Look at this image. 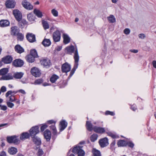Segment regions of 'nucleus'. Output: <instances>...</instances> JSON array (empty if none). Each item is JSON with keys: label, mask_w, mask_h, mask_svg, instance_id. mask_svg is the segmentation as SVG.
Segmentation results:
<instances>
[{"label": "nucleus", "mask_w": 156, "mask_h": 156, "mask_svg": "<svg viewBox=\"0 0 156 156\" xmlns=\"http://www.w3.org/2000/svg\"><path fill=\"white\" fill-rule=\"evenodd\" d=\"M13 14L16 20L18 21L21 20L22 16L20 12L17 9L14 10L13 11Z\"/></svg>", "instance_id": "obj_8"}, {"label": "nucleus", "mask_w": 156, "mask_h": 156, "mask_svg": "<svg viewBox=\"0 0 156 156\" xmlns=\"http://www.w3.org/2000/svg\"><path fill=\"white\" fill-rule=\"evenodd\" d=\"M51 13L54 16L56 17L58 16V12L57 10H55V9H52L51 10Z\"/></svg>", "instance_id": "obj_44"}, {"label": "nucleus", "mask_w": 156, "mask_h": 156, "mask_svg": "<svg viewBox=\"0 0 156 156\" xmlns=\"http://www.w3.org/2000/svg\"><path fill=\"white\" fill-rule=\"evenodd\" d=\"M31 74L35 77H38L40 76L41 73L40 70L36 67H34L31 68L30 71Z\"/></svg>", "instance_id": "obj_5"}, {"label": "nucleus", "mask_w": 156, "mask_h": 156, "mask_svg": "<svg viewBox=\"0 0 156 156\" xmlns=\"http://www.w3.org/2000/svg\"><path fill=\"white\" fill-rule=\"evenodd\" d=\"M15 51L19 53H21L24 51V49L20 45L17 44L14 48Z\"/></svg>", "instance_id": "obj_17"}, {"label": "nucleus", "mask_w": 156, "mask_h": 156, "mask_svg": "<svg viewBox=\"0 0 156 156\" xmlns=\"http://www.w3.org/2000/svg\"><path fill=\"white\" fill-rule=\"evenodd\" d=\"M27 17L28 20L30 22H32L34 21V17L32 13H30L28 14Z\"/></svg>", "instance_id": "obj_35"}, {"label": "nucleus", "mask_w": 156, "mask_h": 156, "mask_svg": "<svg viewBox=\"0 0 156 156\" xmlns=\"http://www.w3.org/2000/svg\"><path fill=\"white\" fill-rule=\"evenodd\" d=\"M12 60V58L10 55H8L2 58V61L5 64H9Z\"/></svg>", "instance_id": "obj_14"}, {"label": "nucleus", "mask_w": 156, "mask_h": 156, "mask_svg": "<svg viewBox=\"0 0 156 156\" xmlns=\"http://www.w3.org/2000/svg\"><path fill=\"white\" fill-rule=\"evenodd\" d=\"M29 137V135L28 133H22L20 137V138L21 140H23L25 139H27Z\"/></svg>", "instance_id": "obj_31"}, {"label": "nucleus", "mask_w": 156, "mask_h": 156, "mask_svg": "<svg viewBox=\"0 0 156 156\" xmlns=\"http://www.w3.org/2000/svg\"><path fill=\"white\" fill-rule=\"evenodd\" d=\"M0 156H6V153L4 151H2L0 154Z\"/></svg>", "instance_id": "obj_60"}, {"label": "nucleus", "mask_w": 156, "mask_h": 156, "mask_svg": "<svg viewBox=\"0 0 156 156\" xmlns=\"http://www.w3.org/2000/svg\"><path fill=\"white\" fill-rule=\"evenodd\" d=\"M21 22L22 23V24H23V25H24L27 24V21L24 19L22 20L21 21Z\"/></svg>", "instance_id": "obj_59"}, {"label": "nucleus", "mask_w": 156, "mask_h": 156, "mask_svg": "<svg viewBox=\"0 0 156 156\" xmlns=\"http://www.w3.org/2000/svg\"><path fill=\"white\" fill-rule=\"evenodd\" d=\"M59 77L55 74H54L52 76L50 79V81L52 83H55V81L58 79Z\"/></svg>", "instance_id": "obj_34"}, {"label": "nucleus", "mask_w": 156, "mask_h": 156, "mask_svg": "<svg viewBox=\"0 0 156 156\" xmlns=\"http://www.w3.org/2000/svg\"><path fill=\"white\" fill-rule=\"evenodd\" d=\"M42 65L44 66H49L51 64L50 60L48 59H43L41 61Z\"/></svg>", "instance_id": "obj_15"}, {"label": "nucleus", "mask_w": 156, "mask_h": 156, "mask_svg": "<svg viewBox=\"0 0 156 156\" xmlns=\"http://www.w3.org/2000/svg\"><path fill=\"white\" fill-rule=\"evenodd\" d=\"M86 126L87 129L90 131H91L93 129V128L92 127V125L89 121H87L86 122Z\"/></svg>", "instance_id": "obj_33"}, {"label": "nucleus", "mask_w": 156, "mask_h": 156, "mask_svg": "<svg viewBox=\"0 0 156 156\" xmlns=\"http://www.w3.org/2000/svg\"><path fill=\"white\" fill-rule=\"evenodd\" d=\"M6 139L7 142L10 143H13L17 144L20 142V141L16 138V136H7Z\"/></svg>", "instance_id": "obj_3"}, {"label": "nucleus", "mask_w": 156, "mask_h": 156, "mask_svg": "<svg viewBox=\"0 0 156 156\" xmlns=\"http://www.w3.org/2000/svg\"><path fill=\"white\" fill-rule=\"evenodd\" d=\"M6 104L7 106L11 108H12L14 106V104L9 101H7Z\"/></svg>", "instance_id": "obj_46"}, {"label": "nucleus", "mask_w": 156, "mask_h": 156, "mask_svg": "<svg viewBox=\"0 0 156 156\" xmlns=\"http://www.w3.org/2000/svg\"><path fill=\"white\" fill-rule=\"evenodd\" d=\"M9 102H13L16 100V99L14 96H11L9 97Z\"/></svg>", "instance_id": "obj_48"}, {"label": "nucleus", "mask_w": 156, "mask_h": 156, "mask_svg": "<svg viewBox=\"0 0 156 156\" xmlns=\"http://www.w3.org/2000/svg\"><path fill=\"white\" fill-rule=\"evenodd\" d=\"M117 144L118 147H123L126 145V143L125 141L121 140L118 142Z\"/></svg>", "instance_id": "obj_32"}, {"label": "nucleus", "mask_w": 156, "mask_h": 156, "mask_svg": "<svg viewBox=\"0 0 156 156\" xmlns=\"http://www.w3.org/2000/svg\"><path fill=\"white\" fill-rule=\"evenodd\" d=\"M42 44L45 47H48L50 45L51 42L49 39H44L42 42Z\"/></svg>", "instance_id": "obj_26"}, {"label": "nucleus", "mask_w": 156, "mask_h": 156, "mask_svg": "<svg viewBox=\"0 0 156 156\" xmlns=\"http://www.w3.org/2000/svg\"><path fill=\"white\" fill-rule=\"evenodd\" d=\"M126 145H128L129 147H132L134 146L133 144L130 142H128L127 143H126Z\"/></svg>", "instance_id": "obj_57"}, {"label": "nucleus", "mask_w": 156, "mask_h": 156, "mask_svg": "<svg viewBox=\"0 0 156 156\" xmlns=\"http://www.w3.org/2000/svg\"><path fill=\"white\" fill-rule=\"evenodd\" d=\"M0 107H1V109L4 111L6 110L7 109V107L5 105H0Z\"/></svg>", "instance_id": "obj_53"}, {"label": "nucleus", "mask_w": 156, "mask_h": 156, "mask_svg": "<svg viewBox=\"0 0 156 156\" xmlns=\"http://www.w3.org/2000/svg\"><path fill=\"white\" fill-rule=\"evenodd\" d=\"M32 138H33V142L35 144L37 145H39L41 144V140L37 136H35Z\"/></svg>", "instance_id": "obj_28"}, {"label": "nucleus", "mask_w": 156, "mask_h": 156, "mask_svg": "<svg viewBox=\"0 0 156 156\" xmlns=\"http://www.w3.org/2000/svg\"><path fill=\"white\" fill-rule=\"evenodd\" d=\"M107 19L109 23H113L116 22V19L114 16L110 15L107 17Z\"/></svg>", "instance_id": "obj_25"}, {"label": "nucleus", "mask_w": 156, "mask_h": 156, "mask_svg": "<svg viewBox=\"0 0 156 156\" xmlns=\"http://www.w3.org/2000/svg\"><path fill=\"white\" fill-rule=\"evenodd\" d=\"M39 132V127L37 126L32 127L30 130V133L32 138L35 137V135Z\"/></svg>", "instance_id": "obj_4"}, {"label": "nucleus", "mask_w": 156, "mask_h": 156, "mask_svg": "<svg viewBox=\"0 0 156 156\" xmlns=\"http://www.w3.org/2000/svg\"><path fill=\"white\" fill-rule=\"evenodd\" d=\"M94 156H101L100 152L98 150L94 149L92 151Z\"/></svg>", "instance_id": "obj_39"}, {"label": "nucleus", "mask_w": 156, "mask_h": 156, "mask_svg": "<svg viewBox=\"0 0 156 156\" xmlns=\"http://www.w3.org/2000/svg\"><path fill=\"white\" fill-rule=\"evenodd\" d=\"M17 38L18 40L20 41H23V35L20 33H18L17 35Z\"/></svg>", "instance_id": "obj_42"}, {"label": "nucleus", "mask_w": 156, "mask_h": 156, "mask_svg": "<svg viewBox=\"0 0 156 156\" xmlns=\"http://www.w3.org/2000/svg\"><path fill=\"white\" fill-rule=\"evenodd\" d=\"M67 123L65 121H62L60 122V130L62 131L67 126Z\"/></svg>", "instance_id": "obj_23"}, {"label": "nucleus", "mask_w": 156, "mask_h": 156, "mask_svg": "<svg viewBox=\"0 0 156 156\" xmlns=\"http://www.w3.org/2000/svg\"><path fill=\"white\" fill-rule=\"evenodd\" d=\"M105 114L106 115H115V114L113 112H110L108 111H106L105 112Z\"/></svg>", "instance_id": "obj_50"}, {"label": "nucleus", "mask_w": 156, "mask_h": 156, "mask_svg": "<svg viewBox=\"0 0 156 156\" xmlns=\"http://www.w3.org/2000/svg\"><path fill=\"white\" fill-rule=\"evenodd\" d=\"M11 34L13 35H16L19 33V29L16 26L12 27H11Z\"/></svg>", "instance_id": "obj_19"}, {"label": "nucleus", "mask_w": 156, "mask_h": 156, "mask_svg": "<svg viewBox=\"0 0 156 156\" xmlns=\"http://www.w3.org/2000/svg\"><path fill=\"white\" fill-rule=\"evenodd\" d=\"M47 126L46 125H44L42 126L41 127V131H43L47 127Z\"/></svg>", "instance_id": "obj_55"}, {"label": "nucleus", "mask_w": 156, "mask_h": 156, "mask_svg": "<svg viewBox=\"0 0 156 156\" xmlns=\"http://www.w3.org/2000/svg\"><path fill=\"white\" fill-rule=\"evenodd\" d=\"M71 69L70 65L67 62L63 64L61 67L62 71L63 73H67Z\"/></svg>", "instance_id": "obj_6"}, {"label": "nucleus", "mask_w": 156, "mask_h": 156, "mask_svg": "<svg viewBox=\"0 0 156 156\" xmlns=\"http://www.w3.org/2000/svg\"><path fill=\"white\" fill-rule=\"evenodd\" d=\"M99 142L100 146L102 147H106L108 144V140L106 137L100 140Z\"/></svg>", "instance_id": "obj_10"}, {"label": "nucleus", "mask_w": 156, "mask_h": 156, "mask_svg": "<svg viewBox=\"0 0 156 156\" xmlns=\"http://www.w3.org/2000/svg\"><path fill=\"white\" fill-rule=\"evenodd\" d=\"M131 52L134 53H136L138 52V50L137 49H130L129 51Z\"/></svg>", "instance_id": "obj_56"}, {"label": "nucleus", "mask_w": 156, "mask_h": 156, "mask_svg": "<svg viewBox=\"0 0 156 156\" xmlns=\"http://www.w3.org/2000/svg\"><path fill=\"white\" fill-rule=\"evenodd\" d=\"M34 12L39 18H41L42 16V12L39 10L35 9L34 10Z\"/></svg>", "instance_id": "obj_29"}, {"label": "nucleus", "mask_w": 156, "mask_h": 156, "mask_svg": "<svg viewBox=\"0 0 156 156\" xmlns=\"http://www.w3.org/2000/svg\"><path fill=\"white\" fill-rule=\"evenodd\" d=\"M23 7L26 9L30 10L33 8V6L26 0H24L22 2Z\"/></svg>", "instance_id": "obj_12"}, {"label": "nucleus", "mask_w": 156, "mask_h": 156, "mask_svg": "<svg viewBox=\"0 0 156 156\" xmlns=\"http://www.w3.org/2000/svg\"><path fill=\"white\" fill-rule=\"evenodd\" d=\"M24 75V73L20 72H16L14 73L13 77L16 79H20Z\"/></svg>", "instance_id": "obj_21"}, {"label": "nucleus", "mask_w": 156, "mask_h": 156, "mask_svg": "<svg viewBox=\"0 0 156 156\" xmlns=\"http://www.w3.org/2000/svg\"><path fill=\"white\" fill-rule=\"evenodd\" d=\"M152 64L154 67L156 69V61H153L152 62Z\"/></svg>", "instance_id": "obj_63"}, {"label": "nucleus", "mask_w": 156, "mask_h": 156, "mask_svg": "<svg viewBox=\"0 0 156 156\" xmlns=\"http://www.w3.org/2000/svg\"><path fill=\"white\" fill-rule=\"evenodd\" d=\"M74 58L75 60V65L73 68L72 69L70 73V76H71L74 74L75 70L77 68L78 65V62L79 60V57L78 55L77 50H75L74 52Z\"/></svg>", "instance_id": "obj_1"}, {"label": "nucleus", "mask_w": 156, "mask_h": 156, "mask_svg": "<svg viewBox=\"0 0 156 156\" xmlns=\"http://www.w3.org/2000/svg\"><path fill=\"white\" fill-rule=\"evenodd\" d=\"M8 152L11 154L13 155L15 154L17 152V150L16 148L11 147L8 149Z\"/></svg>", "instance_id": "obj_22"}, {"label": "nucleus", "mask_w": 156, "mask_h": 156, "mask_svg": "<svg viewBox=\"0 0 156 156\" xmlns=\"http://www.w3.org/2000/svg\"><path fill=\"white\" fill-rule=\"evenodd\" d=\"M9 22L7 20H2L0 21V26L4 27L9 25Z\"/></svg>", "instance_id": "obj_24"}, {"label": "nucleus", "mask_w": 156, "mask_h": 156, "mask_svg": "<svg viewBox=\"0 0 156 156\" xmlns=\"http://www.w3.org/2000/svg\"><path fill=\"white\" fill-rule=\"evenodd\" d=\"M13 92L11 90H9L5 94V96L6 97H8L10 95L11 96H13Z\"/></svg>", "instance_id": "obj_47"}, {"label": "nucleus", "mask_w": 156, "mask_h": 156, "mask_svg": "<svg viewBox=\"0 0 156 156\" xmlns=\"http://www.w3.org/2000/svg\"><path fill=\"white\" fill-rule=\"evenodd\" d=\"M52 131H53L52 133H53V135H56L57 134V131L56 129L54 130H53Z\"/></svg>", "instance_id": "obj_64"}, {"label": "nucleus", "mask_w": 156, "mask_h": 156, "mask_svg": "<svg viewBox=\"0 0 156 156\" xmlns=\"http://www.w3.org/2000/svg\"><path fill=\"white\" fill-rule=\"evenodd\" d=\"M63 42L65 44H67L70 41V38L68 35L66 34H63Z\"/></svg>", "instance_id": "obj_20"}, {"label": "nucleus", "mask_w": 156, "mask_h": 156, "mask_svg": "<svg viewBox=\"0 0 156 156\" xmlns=\"http://www.w3.org/2000/svg\"><path fill=\"white\" fill-rule=\"evenodd\" d=\"M43 82V80L41 79H38L36 80L34 82L35 84H40Z\"/></svg>", "instance_id": "obj_45"}, {"label": "nucleus", "mask_w": 156, "mask_h": 156, "mask_svg": "<svg viewBox=\"0 0 156 156\" xmlns=\"http://www.w3.org/2000/svg\"><path fill=\"white\" fill-rule=\"evenodd\" d=\"M26 59L27 62L31 63L33 62L35 60V58L30 54L26 56Z\"/></svg>", "instance_id": "obj_27"}, {"label": "nucleus", "mask_w": 156, "mask_h": 156, "mask_svg": "<svg viewBox=\"0 0 156 156\" xmlns=\"http://www.w3.org/2000/svg\"><path fill=\"white\" fill-rule=\"evenodd\" d=\"M82 146H76L73 149L72 151L74 154H76L78 156H84L85 152L82 149Z\"/></svg>", "instance_id": "obj_2"}, {"label": "nucleus", "mask_w": 156, "mask_h": 156, "mask_svg": "<svg viewBox=\"0 0 156 156\" xmlns=\"http://www.w3.org/2000/svg\"><path fill=\"white\" fill-rule=\"evenodd\" d=\"M15 3L13 0H7L5 3L6 7L8 8H12L14 7Z\"/></svg>", "instance_id": "obj_9"}, {"label": "nucleus", "mask_w": 156, "mask_h": 156, "mask_svg": "<svg viewBox=\"0 0 156 156\" xmlns=\"http://www.w3.org/2000/svg\"><path fill=\"white\" fill-rule=\"evenodd\" d=\"M6 91V88L5 86H2L0 89V91L1 92H4Z\"/></svg>", "instance_id": "obj_52"}, {"label": "nucleus", "mask_w": 156, "mask_h": 156, "mask_svg": "<svg viewBox=\"0 0 156 156\" xmlns=\"http://www.w3.org/2000/svg\"><path fill=\"white\" fill-rule=\"evenodd\" d=\"M42 24L45 30L48 29L49 28V25L47 21L43 20L42 21Z\"/></svg>", "instance_id": "obj_36"}, {"label": "nucleus", "mask_w": 156, "mask_h": 156, "mask_svg": "<svg viewBox=\"0 0 156 156\" xmlns=\"http://www.w3.org/2000/svg\"><path fill=\"white\" fill-rule=\"evenodd\" d=\"M43 152L42 150L39 149L37 152V155L39 156H41L43 154Z\"/></svg>", "instance_id": "obj_51"}, {"label": "nucleus", "mask_w": 156, "mask_h": 156, "mask_svg": "<svg viewBox=\"0 0 156 156\" xmlns=\"http://www.w3.org/2000/svg\"><path fill=\"white\" fill-rule=\"evenodd\" d=\"M130 32V30L128 28H126L124 30V33L126 35L129 34Z\"/></svg>", "instance_id": "obj_49"}, {"label": "nucleus", "mask_w": 156, "mask_h": 156, "mask_svg": "<svg viewBox=\"0 0 156 156\" xmlns=\"http://www.w3.org/2000/svg\"><path fill=\"white\" fill-rule=\"evenodd\" d=\"M108 135L112 137L113 138H115L118 137L117 136L115 133L112 132H109L108 133Z\"/></svg>", "instance_id": "obj_43"}, {"label": "nucleus", "mask_w": 156, "mask_h": 156, "mask_svg": "<svg viewBox=\"0 0 156 156\" xmlns=\"http://www.w3.org/2000/svg\"><path fill=\"white\" fill-rule=\"evenodd\" d=\"M47 122L50 124L54 123L55 124V122L53 120H50L47 121Z\"/></svg>", "instance_id": "obj_58"}, {"label": "nucleus", "mask_w": 156, "mask_h": 156, "mask_svg": "<svg viewBox=\"0 0 156 156\" xmlns=\"http://www.w3.org/2000/svg\"><path fill=\"white\" fill-rule=\"evenodd\" d=\"M44 135L45 138L47 141L50 140L51 138V133L49 130L47 129L44 132Z\"/></svg>", "instance_id": "obj_16"}, {"label": "nucleus", "mask_w": 156, "mask_h": 156, "mask_svg": "<svg viewBox=\"0 0 156 156\" xmlns=\"http://www.w3.org/2000/svg\"><path fill=\"white\" fill-rule=\"evenodd\" d=\"M13 76L11 75H8L6 76H3L1 77V79L3 80H9L12 79Z\"/></svg>", "instance_id": "obj_38"}, {"label": "nucleus", "mask_w": 156, "mask_h": 156, "mask_svg": "<svg viewBox=\"0 0 156 156\" xmlns=\"http://www.w3.org/2000/svg\"><path fill=\"white\" fill-rule=\"evenodd\" d=\"M98 136V135L97 134H93L90 137L91 141L93 142H94L97 140Z\"/></svg>", "instance_id": "obj_41"}, {"label": "nucleus", "mask_w": 156, "mask_h": 156, "mask_svg": "<svg viewBox=\"0 0 156 156\" xmlns=\"http://www.w3.org/2000/svg\"><path fill=\"white\" fill-rule=\"evenodd\" d=\"M50 129H52V130H54L56 129L55 124L51 125V126H50Z\"/></svg>", "instance_id": "obj_61"}, {"label": "nucleus", "mask_w": 156, "mask_h": 156, "mask_svg": "<svg viewBox=\"0 0 156 156\" xmlns=\"http://www.w3.org/2000/svg\"><path fill=\"white\" fill-rule=\"evenodd\" d=\"M8 72L7 68H4L0 70V75H4L6 74Z\"/></svg>", "instance_id": "obj_37"}, {"label": "nucleus", "mask_w": 156, "mask_h": 156, "mask_svg": "<svg viewBox=\"0 0 156 156\" xmlns=\"http://www.w3.org/2000/svg\"><path fill=\"white\" fill-rule=\"evenodd\" d=\"M66 49L68 53L70 54H71L72 53H73L75 50L74 46L73 45L66 47Z\"/></svg>", "instance_id": "obj_30"}, {"label": "nucleus", "mask_w": 156, "mask_h": 156, "mask_svg": "<svg viewBox=\"0 0 156 156\" xmlns=\"http://www.w3.org/2000/svg\"><path fill=\"white\" fill-rule=\"evenodd\" d=\"M13 64L15 67H21L23 64V62L20 59H17L14 61Z\"/></svg>", "instance_id": "obj_13"}, {"label": "nucleus", "mask_w": 156, "mask_h": 156, "mask_svg": "<svg viewBox=\"0 0 156 156\" xmlns=\"http://www.w3.org/2000/svg\"><path fill=\"white\" fill-rule=\"evenodd\" d=\"M19 92H20L23 94H26V92L25 91L23 90L20 89L18 90Z\"/></svg>", "instance_id": "obj_62"}, {"label": "nucleus", "mask_w": 156, "mask_h": 156, "mask_svg": "<svg viewBox=\"0 0 156 156\" xmlns=\"http://www.w3.org/2000/svg\"><path fill=\"white\" fill-rule=\"evenodd\" d=\"M53 38L55 42L60 41L61 38V34L59 30H56L53 33Z\"/></svg>", "instance_id": "obj_7"}, {"label": "nucleus", "mask_w": 156, "mask_h": 156, "mask_svg": "<svg viewBox=\"0 0 156 156\" xmlns=\"http://www.w3.org/2000/svg\"><path fill=\"white\" fill-rule=\"evenodd\" d=\"M139 37L141 39H144L145 37L144 34H141L138 35Z\"/></svg>", "instance_id": "obj_54"}, {"label": "nucleus", "mask_w": 156, "mask_h": 156, "mask_svg": "<svg viewBox=\"0 0 156 156\" xmlns=\"http://www.w3.org/2000/svg\"><path fill=\"white\" fill-rule=\"evenodd\" d=\"M30 55L34 57L35 58L37 57V51L35 49L31 50L30 51Z\"/></svg>", "instance_id": "obj_40"}, {"label": "nucleus", "mask_w": 156, "mask_h": 156, "mask_svg": "<svg viewBox=\"0 0 156 156\" xmlns=\"http://www.w3.org/2000/svg\"><path fill=\"white\" fill-rule=\"evenodd\" d=\"M93 130L94 132L99 133H103L105 132L104 128L95 126L93 128Z\"/></svg>", "instance_id": "obj_18"}, {"label": "nucleus", "mask_w": 156, "mask_h": 156, "mask_svg": "<svg viewBox=\"0 0 156 156\" xmlns=\"http://www.w3.org/2000/svg\"><path fill=\"white\" fill-rule=\"evenodd\" d=\"M27 40L30 42H33L35 41V35L32 33H28L26 35Z\"/></svg>", "instance_id": "obj_11"}]
</instances>
